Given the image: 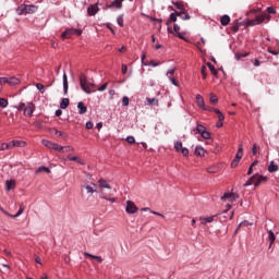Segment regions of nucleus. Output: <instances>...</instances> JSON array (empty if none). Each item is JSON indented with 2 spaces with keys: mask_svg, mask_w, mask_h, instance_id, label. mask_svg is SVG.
Instances as JSON below:
<instances>
[{
  "mask_svg": "<svg viewBox=\"0 0 279 279\" xmlns=\"http://www.w3.org/2000/svg\"><path fill=\"white\" fill-rule=\"evenodd\" d=\"M14 108H16L19 112H24L27 117H34V111L36 110L34 102H27V105H25V102H20Z\"/></svg>",
  "mask_w": 279,
  "mask_h": 279,
  "instance_id": "obj_1",
  "label": "nucleus"
},
{
  "mask_svg": "<svg viewBox=\"0 0 279 279\" xmlns=\"http://www.w3.org/2000/svg\"><path fill=\"white\" fill-rule=\"evenodd\" d=\"M263 182H267V177L262 175V174H254L252 175L245 183L244 186H252V184H254V186H260V184H263Z\"/></svg>",
  "mask_w": 279,
  "mask_h": 279,
  "instance_id": "obj_2",
  "label": "nucleus"
},
{
  "mask_svg": "<svg viewBox=\"0 0 279 279\" xmlns=\"http://www.w3.org/2000/svg\"><path fill=\"white\" fill-rule=\"evenodd\" d=\"M271 21V16L267 13H262L260 15L255 16V19L250 20L247 25L254 27L256 25H260V23H269Z\"/></svg>",
  "mask_w": 279,
  "mask_h": 279,
  "instance_id": "obj_3",
  "label": "nucleus"
},
{
  "mask_svg": "<svg viewBox=\"0 0 279 279\" xmlns=\"http://www.w3.org/2000/svg\"><path fill=\"white\" fill-rule=\"evenodd\" d=\"M78 82L83 93L86 95H93V90H90V87L88 86V78L84 74H80Z\"/></svg>",
  "mask_w": 279,
  "mask_h": 279,
  "instance_id": "obj_4",
  "label": "nucleus"
},
{
  "mask_svg": "<svg viewBox=\"0 0 279 279\" xmlns=\"http://www.w3.org/2000/svg\"><path fill=\"white\" fill-rule=\"evenodd\" d=\"M71 36H82V29L80 28H66L62 34L61 38H71Z\"/></svg>",
  "mask_w": 279,
  "mask_h": 279,
  "instance_id": "obj_5",
  "label": "nucleus"
},
{
  "mask_svg": "<svg viewBox=\"0 0 279 279\" xmlns=\"http://www.w3.org/2000/svg\"><path fill=\"white\" fill-rule=\"evenodd\" d=\"M203 110H206L207 112H215L217 113L218 117V121H225L226 116H223V112H221V110L215 108V107H210V106H204Z\"/></svg>",
  "mask_w": 279,
  "mask_h": 279,
  "instance_id": "obj_6",
  "label": "nucleus"
},
{
  "mask_svg": "<svg viewBox=\"0 0 279 279\" xmlns=\"http://www.w3.org/2000/svg\"><path fill=\"white\" fill-rule=\"evenodd\" d=\"M125 213H128V215H136V213H138V207L136 206V204H134V202L128 201Z\"/></svg>",
  "mask_w": 279,
  "mask_h": 279,
  "instance_id": "obj_7",
  "label": "nucleus"
},
{
  "mask_svg": "<svg viewBox=\"0 0 279 279\" xmlns=\"http://www.w3.org/2000/svg\"><path fill=\"white\" fill-rule=\"evenodd\" d=\"M116 8V10H121L123 8V0H113L110 4H106L104 10H111Z\"/></svg>",
  "mask_w": 279,
  "mask_h": 279,
  "instance_id": "obj_8",
  "label": "nucleus"
},
{
  "mask_svg": "<svg viewBox=\"0 0 279 279\" xmlns=\"http://www.w3.org/2000/svg\"><path fill=\"white\" fill-rule=\"evenodd\" d=\"M99 12V2L95 3V4H90L87 8V15L88 16H95V14H97Z\"/></svg>",
  "mask_w": 279,
  "mask_h": 279,
  "instance_id": "obj_9",
  "label": "nucleus"
},
{
  "mask_svg": "<svg viewBox=\"0 0 279 279\" xmlns=\"http://www.w3.org/2000/svg\"><path fill=\"white\" fill-rule=\"evenodd\" d=\"M182 14H184V12L175 11L174 13H170L169 19L166 22V25H171V23H175V21H178V16H182Z\"/></svg>",
  "mask_w": 279,
  "mask_h": 279,
  "instance_id": "obj_10",
  "label": "nucleus"
},
{
  "mask_svg": "<svg viewBox=\"0 0 279 279\" xmlns=\"http://www.w3.org/2000/svg\"><path fill=\"white\" fill-rule=\"evenodd\" d=\"M266 232H268V241H269V247L276 243V234L272 230L267 229V226H265Z\"/></svg>",
  "mask_w": 279,
  "mask_h": 279,
  "instance_id": "obj_11",
  "label": "nucleus"
},
{
  "mask_svg": "<svg viewBox=\"0 0 279 279\" xmlns=\"http://www.w3.org/2000/svg\"><path fill=\"white\" fill-rule=\"evenodd\" d=\"M26 14H36L38 12V7L34 4H25Z\"/></svg>",
  "mask_w": 279,
  "mask_h": 279,
  "instance_id": "obj_12",
  "label": "nucleus"
},
{
  "mask_svg": "<svg viewBox=\"0 0 279 279\" xmlns=\"http://www.w3.org/2000/svg\"><path fill=\"white\" fill-rule=\"evenodd\" d=\"M63 94H69V77L66 76V72H63Z\"/></svg>",
  "mask_w": 279,
  "mask_h": 279,
  "instance_id": "obj_13",
  "label": "nucleus"
},
{
  "mask_svg": "<svg viewBox=\"0 0 279 279\" xmlns=\"http://www.w3.org/2000/svg\"><path fill=\"white\" fill-rule=\"evenodd\" d=\"M217 217V215L215 216H208V217H201V223L202 226H206V223H213L215 221V218Z\"/></svg>",
  "mask_w": 279,
  "mask_h": 279,
  "instance_id": "obj_14",
  "label": "nucleus"
},
{
  "mask_svg": "<svg viewBox=\"0 0 279 279\" xmlns=\"http://www.w3.org/2000/svg\"><path fill=\"white\" fill-rule=\"evenodd\" d=\"M78 114H86L88 112V107L84 105L83 101L77 104Z\"/></svg>",
  "mask_w": 279,
  "mask_h": 279,
  "instance_id": "obj_15",
  "label": "nucleus"
},
{
  "mask_svg": "<svg viewBox=\"0 0 279 279\" xmlns=\"http://www.w3.org/2000/svg\"><path fill=\"white\" fill-rule=\"evenodd\" d=\"M98 185H99V189H108L109 191L112 189V186H110L108 181H106L105 179H99Z\"/></svg>",
  "mask_w": 279,
  "mask_h": 279,
  "instance_id": "obj_16",
  "label": "nucleus"
},
{
  "mask_svg": "<svg viewBox=\"0 0 279 279\" xmlns=\"http://www.w3.org/2000/svg\"><path fill=\"white\" fill-rule=\"evenodd\" d=\"M7 84H9L10 86H16L21 84V80L19 77L12 76L8 78Z\"/></svg>",
  "mask_w": 279,
  "mask_h": 279,
  "instance_id": "obj_17",
  "label": "nucleus"
},
{
  "mask_svg": "<svg viewBox=\"0 0 279 279\" xmlns=\"http://www.w3.org/2000/svg\"><path fill=\"white\" fill-rule=\"evenodd\" d=\"M220 24L222 27H226L227 25H230V15L225 14L220 17Z\"/></svg>",
  "mask_w": 279,
  "mask_h": 279,
  "instance_id": "obj_18",
  "label": "nucleus"
},
{
  "mask_svg": "<svg viewBox=\"0 0 279 279\" xmlns=\"http://www.w3.org/2000/svg\"><path fill=\"white\" fill-rule=\"evenodd\" d=\"M5 187H7V191H13V189L16 187V181L14 180L5 181Z\"/></svg>",
  "mask_w": 279,
  "mask_h": 279,
  "instance_id": "obj_19",
  "label": "nucleus"
},
{
  "mask_svg": "<svg viewBox=\"0 0 279 279\" xmlns=\"http://www.w3.org/2000/svg\"><path fill=\"white\" fill-rule=\"evenodd\" d=\"M196 104L198 108H202V109H204V107L206 106V104L204 102V97H202V95L199 94L196 95Z\"/></svg>",
  "mask_w": 279,
  "mask_h": 279,
  "instance_id": "obj_20",
  "label": "nucleus"
},
{
  "mask_svg": "<svg viewBox=\"0 0 279 279\" xmlns=\"http://www.w3.org/2000/svg\"><path fill=\"white\" fill-rule=\"evenodd\" d=\"M25 211V206L20 205V209L17 210V213L15 215H10L7 213V215L9 217H12L13 219H16V217H21V215H23V213Z\"/></svg>",
  "mask_w": 279,
  "mask_h": 279,
  "instance_id": "obj_21",
  "label": "nucleus"
},
{
  "mask_svg": "<svg viewBox=\"0 0 279 279\" xmlns=\"http://www.w3.org/2000/svg\"><path fill=\"white\" fill-rule=\"evenodd\" d=\"M25 211V206L20 205V209L17 210V213L15 215H10L7 213V215L9 217H12L13 219H16V217H21V215H23V213Z\"/></svg>",
  "mask_w": 279,
  "mask_h": 279,
  "instance_id": "obj_22",
  "label": "nucleus"
},
{
  "mask_svg": "<svg viewBox=\"0 0 279 279\" xmlns=\"http://www.w3.org/2000/svg\"><path fill=\"white\" fill-rule=\"evenodd\" d=\"M25 211V206L20 205V209L17 210V213L15 215H10L7 213V215L9 217H12L13 219H16V217H21V215H23V213Z\"/></svg>",
  "mask_w": 279,
  "mask_h": 279,
  "instance_id": "obj_23",
  "label": "nucleus"
},
{
  "mask_svg": "<svg viewBox=\"0 0 279 279\" xmlns=\"http://www.w3.org/2000/svg\"><path fill=\"white\" fill-rule=\"evenodd\" d=\"M194 151L196 156H205L206 154V149H204V146L202 145L196 146Z\"/></svg>",
  "mask_w": 279,
  "mask_h": 279,
  "instance_id": "obj_24",
  "label": "nucleus"
},
{
  "mask_svg": "<svg viewBox=\"0 0 279 279\" xmlns=\"http://www.w3.org/2000/svg\"><path fill=\"white\" fill-rule=\"evenodd\" d=\"M15 12L17 16H23V14H26L25 4H21L20 7H17Z\"/></svg>",
  "mask_w": 279,
  "mask_h": 279,
  "instance_id": "obj_25",
  "label": "nucleus"
},
{
  "mask_svg": "<svg viewBox=\"0 0 279 279\" xmlns=\"http://www.w3.org/2000/svg\"><path fill=\"white\" fill-rule=\"evenodd\" d=\"M276 171H278V165H276V162H274V161H270V163L268 166V172L276 173Z\"/></svg>",
  "mask_w": 279,
  "mask_h": 279,
  "instance_id": "obj_26",
  "label": "nucleus"
},
{
  "mask_svg": "<svg viewBox=\"0 0 279 279\" xmlns=\"http://www.w3.org/2000/svg\"><path fill=\"white\" fill-rule=\"evenodd\" d=\"M173 29H174L178 38H180L181 40H184V35L182 33H180V25L174 24Z\"/></svg>",
  "mask_w": 279,
  "mask_h": 279,
  "instance_id": "obj_27",
  "label": "nucleus"
},
{
  "mask_svg": "<svg viewBox=\"0 0 279 279\" xmlns=\"http://www.w3.org/2000/svg\"><path fill=\"white\" fill-rule=\"evenodd\" d=\"M70 100L69 98H63L60 102L61 110H66L69 108Z\"/></svg>",
  "mask_w": 279,
  "mask_h": 279,
  "instance_id": "obj_28",
  "label": "nucleus"
},
{
  "mask_svg": "<svg viewBox=\"0 0 279 279\" xmlns=\"http://www.w3.org/2000/svg\"><path fill=\"white\" fill-rule=\"evenodd\" d=\"M230 197H233L234 199H236L239 198V195L228 192V193H225L223 196H221V201L223 202L225 199H230Z\"/></svg>",
  "mask_w": 279,
  "mask_h": 279,
  "instance_id": "obj_29",
  "label": "nucleus"
},
{
  "mask_svg": "<svg viewBox=\"0 0 279 279\" xmlns=\"http://www.w3.org/2000/svg\"><path fill=\"white\" fill-rule=\"evenodd\" d=\"M27 143L19 140H13V147H25Z\"/></svg>",
  "mask_w": 279,
  "mask_h": 279,
  "instance_id": "obj_30",
  "label": "nucleus"
},
{
  "mask_svg": "<svg viewBox=\"0 0 279 279\" xmlns=\"http://www.w3.org/2000/svg\"><path fill=\"white\" fill-rule=\"evenodd\" d=\"M209 101H210V104H213L215 106V105H217L219 102V98L217 97V95L211 93L209 95Z\"/></svg>",
  "mask_w": 279,
  "mask_h": 279,
  "instance_id": "obj_31",
  "label": "nucleus"
},
{
  "mask_svg": "<svg viewBox=\"0 0 279 279\" xmlns=\"http://www.w3.org/2000/svg\"><path fill=\"white\" fill-rule=\"evenodd\" d=\"M41 144L44 145V147H47L48 149H51L53 147V142L49 140H43Z\"/></svg>",
  "mask_w": 279,
  "mask_h": 279,
  "instance_id": "obj_32",
  "label": "nucleus"
},
{
  "mask_svg": "<svg viewBox=\"0 0 279 279\" xmlns=\"http://www.w3.org/2000/svg\"><path fill=\"white\" fill-rule=\"evenodd\" d=\"M148 106H158V98H146Z\"/></svg>",
  "mask_w": 279,
  "mask_h": 279,
  "instance_id": "obj_33",
  "label": "nucleus"
},
{
  "mask_svg": "<svg viewBox=\"0 0 279 279\" xmlns=\"http://www.w3.org/2000/svg\"><path fill=\"white\" fill-rule=\"evenodd\" d=\"M172 5H174V8H177V10H181V12H184V4L182 2L172 1Z\"/></svg>",
  "mask_w": 279,
  "mask_h": 279,
  "instance_id": "obj_34",
  "label": "nucleus"
},
{
  "mask_svg": "<svg viewBox=\"0 0 279 279\" xmlns=\"http://www.w3.org/2000/svg\"><path fill=\"white\" fill-rule=\"evenodd\" d=\"M235 158H240V160H241V158H243V145L242 144L239 145L238 151L235 154Z\"/></svg>",
  "mask_w": 279,
  "mask_h": 279,
  "instance_id": "obj_35",
  "label": "nucleus"
},
{
  "mask_svg": "<svg viewBox=\"0 0 279 279\" xmlns=\"http://www.w3.org/2000/svg\"><path fill=\"white\" fill-rule=\"evenodd\" d=\"M207 66H208L211 74H214L215 76L218 75L217 69H215V65H213V63L208 62Z\"/></svg>",
  "mask_w": 279,
  "mask_h": 279,
  "instance_id": "obj_36",
  "label": "nucleus"
},
{
  "mask_svg": "<svg viewBox=\"0 0 279 279\" xmlns=\"http://www.w3.org/2000/svg\"><path fill=\"white\" fill-rule=\"evenodd\" d=\"M43 171H45L46 173H51V169L45 167V166H41L39 167L37 170H36V173H43Z\"/></svg>",
  "mask_w": 279,
  "mask_h": 279,
  "instance_id": "obj_37",
  "label": "nucleus"
},
{
  "mask_svg": "<svg viewBox=\"0 0 279 279\" xmlns=\"http://www.w3.org/2000/svg\"><path fill=\"white\" fill-rule=\"evenodd\" d=\"M239 162H241V159L239 157H234L231 161V169H235V167H239Z\"/></svg>",
  "mask_w": 279,
  "mask_h": 279,
  "instance_id": "obj_38",
  "label": "nucleus"
},
{
  "mask_svg": "<svg viewBox=\"0 0 279 279\" xmlns=\"http://www.w3.org/2000/svg\"><path fill=\"white\" fill-rule=\"evenodd\" d=\"M196 132L198 133V134H203L204 132H206V126H204V125H202V124H197L196 125Z\"/></svg>",
  "mask_w": 279,
  "mask_h": 279,
  "instance_id": "obj_39",
  "label": "nucleus"
},
{
  "mask_svg": "<svg viewBox=\"0 0 279 279\" xmlns=\"http://www.w3.org/2000/svg\"><path fill=\"white\" fill-rule=\"evenodd\" d=\"M69 160H71L73 162H78L80 165H84V161L82 159H80V157H77V156L69 157Z\"/></svg>",
  "mask_w": 279,
  "mask_h": 279,
  "instance_id": "obj_40",
  "label": "nucleus"
},
{
  "mask_svg": "<svg viewBox=\"0 0 279 279\" xmlns=\"http://www.w3.org/2000/svg\"><path fill=\"white\" fill-rule=\"evenodd\" d=\"M100 199H106L107 202H110L111 204H114V202H117V198L108 197L104 194H100Z\"/></svg>",
  "mask_w": 279,
  "mask_h": 279,
  "instance_id": "obj_41",
  "label": "nucleus"
},
{
  "mask_svg": "<svg viewBox=\"0 0 279 279\" xmlns=\"http://www.w3.org/2000/svg\"><path fill=\"white\" fill-rule=\"evenodd\" d=\"M51 149H53L54 151H60L61 153L64 149V147L59 145V144L53 143Z\"/></svg>",
  "mask_w": 279,
  "mask_h": 279,
  "instance_id": "obj_42",
  "label": "nucleus"
},
{
  "mask_svg": "<svg viewBox=\"0 0 279 279\" xmlns=\"http://www.w3.org/2000/svg\"><path fill=\"white\" fill-rule=\"evenodd\" d=\"M184 147H182V142H180V141L174 142V149H175V151H180Z\"/></svg>",
  "mask_w": 279,
  "mask_h": 279,
  "instance_id": "obj_43",
  "label": "nucleus"
},
{
  "mask_svg": "<svg viewBox=\"0 0 279 279\" xmlns=\"http://www.w3.org/2000/svg\"><path fill=\"white\" fill-rule=\"evenodd\" d=\"M54 134H58L62 138H69V135H66V133H64L62 131H58V129H54Z\"/></svg>",
  "mask_w": 279,
  "mask_h": 279,
  "instance_id": "obj_44",
  "label": "nucleus"
},
{
  "mask_svg": "<svg viewBox=\"0 0 279 279\" xmlns=\"http://www.w3.org/2000/svg\"><path fill=\"white\" fill-rule=\"evenodd\" d=\"M117 23H118L119 27H123V25H124L123 15H119L117 17Z\"/></svg>",
  "mask_w": 279,
  "mask_h": 279,
  "instance_id": "obj_45",
  "label": "nucleus"
},
{
  "mask_svg": "<svg viewBox=\"0 0 279 279\" xmlns=\"http://www.w3.org/2000/svg\"><path fill=\"white\" fill-rule=\"evenodd\" d=\"M0 108H8V99L0 98Z\"/></svg>",
  "mask_w": 279,
  "mask_h": 279,
  "instance_id": "obj_46",
  "label": "nucleus"
},
{
  "mask_svg": "<svg viewBox=\"0 0 279 279\" xmlns=\"http://www.w3.org/2000/svg\"><path fill=\"white\" fill-rule=\"evenodd\" d=\"M202 138H204L205 141H208L210 138V132H208L207 130L203 132V134H201Z\"/></svg>",
  "mask_w": 279,
  "mask_h": 279,
  "instance_id": "obj_47",
  "label": "nucleus"
},
{
  "mask_svg": "<svg viewBox=\"0 0 279 279\" xmlns=\"http://www.w3.org/2000/svg\"><path fill=\"white\" fill-rule=\"evenodd\" d=\"M122 106H123V107L130 106V98H129L128 96H124V97L122 98Z\"/></svg>",
  "mask_w": 279,
  "mask_h": 279,
  "instance_id": "obj_48",
  "label": "nucleus"
},
{
  "mask_svg": "<svg viewBox=\"0 0 279 279\" xmlns=\"http://www.w3.org/2000/svg\"><path fill=\"white\" fill-rule=\"evenodd\" d=\"M5 149H10V144L1 143L0 144V151H5Z\"/></svg>",
  "mask_w": 279,
  "mask_h": 279,
  "instance_id": "obj_49",
  "label": "nucleus"
},
{
  "mask_svg": "<svg viewBox=\"0 0 279 279\" xmlns=\"http://www.w3.org/2000/svg\"><path fill=\"white\" fill-rule=\"evenodd\" d=\"M37 90H39L41 94L45 93V85L43 83H37L36 84Z\"/></svg>",
  "mask_w": 279,
  "mask_h": 279,
  "instance_id": "obj_50",
  "label": "nucleus"
},
{
  "mask_svg": "<svg viewBox=\"0 0 279 279\" xmlns=\"http://www.w3.org/2000/svg\"><path fill=\"white\" fill-rule=\"evenodd\" d=\"M182 21H191V15L189 13L183 12L181 14Z\"/></svg>",
  "mask_w": 279,
  "mask_h": 279,
  "instance_id": "obj_51",
  "label": "nucleus"
},
{
  "mask_svg": "<svg viewBox=\"0 0 279 279\" xmlns=\"http://www.w3.org/2000/svg\"><path fill=\"white\" fill-rule=\"evenodd\" d=\"M84 189H86L87 193H96L97 191L95 189H93L90 185L85 184Z\"/></svg>",
  "mask_w": 279,
  "mask_h": 279,
  "instance_id": "obj_52",
  "label": "nucleus"
},
{
  "mask_svg": "<svg viewBox=\"0 0 279 279\" xmlns=\"http://www.w3.org/2000/svg\"><path fill=\"white\" fill-rule=\"evenodd\" d=\"M68 151H73V147L72 146H63L61 154H66Z\"/></svg>",
  "mask_w": 279,
  "mask_h": 279,
  "instance_id": "obj_53",
  "label": "nucleus"
},
{
  "mask_svg": "<svg viewBox=\"0 0 279 279\" xmlns=\"http://www.w3.org/2000/svg\"><path fill=\"white\" fill-rule=\"evenodd\" d=\"M126 143H129L130 145H133V143H136V140L134 138V136L130 135L126 137Z\"/></svg>",
  "mask_w": 279,
  "mask_h": 279,
  "instance_id": "obj_54",
  "label": "nucleus"
},
{
  "mask_svg": "<svg viewBox=\"0 0 279 279\" xmlns=\"http://www.w3.org/2000/svg\"><path fill=\"white\" fill-rule=\"evenodd\" d=\"M266 12H268V14H276V8L267 7Z\"/></svg>",
  "mask_w": 279,
  "mask_h": 279,
  "instance_id": "obj_55",
  "label": "nucleus"
},
{
  "mask_svg": "<svg viewBox=\"0 0 279 279\" xmlns=\"http://www.w3.org/2000/svg\"><path fill=\"white\" fill-rule=\"evenodd\" d=\"M86 130H93V128L95 126V124L93 123V121H87L86 124Z\"/></svg>",
  "mask_w": 279,
  "mask_h": 279,
  "instance_id": "obj_56",
  "label": "nucleus"
},
{
  "mask_svg": "<svg viewBox=\"0 0 279 279\" xmlns=\"http://www.w3.org/2000/svg\"><path fill=\"white\" fill-rule=\"evenodd\" d=\"M147 66H160V62H156L154 60H150L149 63H147Z\"/></svg>",
  "mask_w": 279,
  "mask_h": 279,
  "instance_id": "obj_57",
  "label": "nucleus"
},
{
  "mask_svg": "<svg viewBox=\"0 0 279 279\" xmlns=\"http://www.w3.org/2000/svg\"><path fill=\"white\" fill-rule=\"evenodd\" d=\"M179 151H181L182 156H184V157L189 156V148H186V147H183Z\"/></svg>",
  "mask_w": 279,
  "mask_h": 279,
  "instance_id": "obj_58",
  "label": "nucleus"
},
{
  "mask_svg": "<svg viewBox=\"0 0 279 279\" xmlns=\"http://www.w3.org/2000/svg\"><path fill=\"white\" fill-rule=\"evenodd\" d=\"M145 58H147V54L144 52L141 57V61H142L143 66H147V62H145Z\"/></svg>",
  "mask_w": 279,
  "mask_h": 279,
  "instance_id": "obj_59",
  "label": "nucleus"
},
{
  "mask_svg": "<svg viewBox=\"0 0 279 279\" xmlns=\"http://www.w3.org/2000/svg\"><path fill=\"white\" fill-rule=\"evenodd\" d=\"M106 88H108V83L102 84V85L98 88V90H99V93H104V90H106Z\"/></svg>",
  "mask_w": 279,
  "mask_h": 279,
  "instance_id": "obj_60",
  "label": "nucleus"
},
{
  "mask_svg": "<svg viewBox=\"0 0 279 279\" xmlns=\"http://www.w3.org/2000/svg\"><path fill=\"white\" fill-rule=\"evenodd\" d=\"M207 173H217V168L215 167L207 168Z\"/></svg>",
  "mask_w": 279,
  "mask_h": 279,
  "instance_id": "obj_61",
  "label": "nucleus"
},
{
  "mask_svg": "<svg viewBox=\"0 0 279 279\" xmlns=\"http://www.w3.org/2000/svg\"><path fill=\"white\" fill-rule=\"evenodd\" d=\"M168 78H169L170 82L173 84V86H178V81L175 80V77L168 76Z\"/></svg>",
  "mask_w": 279,
  "mask_h": 279,
  "instance_id": "obj_62",
  "label": "nucleus"
},
{
  "mask_svg": "<svg viewBox=\"0 0 279 279\" xmlns=\"http://www.w3.org/2000/svg\"><path fill=\"white\" fill-rule=\"evenodd\" d=\"M3 84H8V77H0V86H3Z\"/></svg>",
  "mask_w": 279,
  "mask_h": 279,
  "instance_id": "obj_63",
  "label": "nucleus"
},
{
  "mask_svg": "<svg viewBox=\"0 0 279 279\" xmlns=\"http://www.w3.org/2000/svg\"><path fill=\"white\" fill-rule=\"evenodd\" d=\"M128 73V65L122 64V75H125Z\"/></svg>",
  "mask_w": 279,
  "mask_h": 279,
  "instance_id": "obj_64",
  "label": "nucleus"
}]
</instances>
